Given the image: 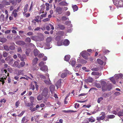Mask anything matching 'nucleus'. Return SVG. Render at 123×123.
Returning <instances> with one entry per match:
<instances>
[{
    "mask_svg": "<svg viewBox=\"0 0 123 123\" xmlns=\"http://www.w3.org/2000/svg\"><path fill=\"white\" fill-rule=\"evenodd\" d=\"M100 83L102 86V89L103 91H104L107 90H110L111 88V84H110V85L108 86L106 84V82L105 81H101Z\"/></svg>",
    "mask_w": 123,
    "mask_h": 123,
    "instance_id": "f257e3e1",
    "label": "nucleus"
},
{
    "mask_svg": "<svg viewBox=\"0 0 123 123\" xmlns=\"http://www.w3.org/2000/svg\"><path fill=\"white\" fill-rule=\"evenodd\" d=\"M115 5L120 7H123V0H113Z\"/></svg>",
    "mask_w": 123,
    "mask_h": 123,
    "instance_id": "f03ea898",
    "label": "nucleus"
},
{
    "mask_svg": "<svg viewBox=\"0 0 123 123\" xmlns=\"http://www.w3.org/2000/svg\"><path fill=\"white\" fill-rule=\"evenodd\" d=\"M48 93L49 90L47 88L45 87L42 89V95L45 98L47 97Z\"/></svg>",
    "mask_w": 123,
    "mask_h": 123,
    "instance_id": "7ed1b4c3",
    "label": "nucleus"
},
{
    "mask_svg": "<svg viewBox=\"0 0 123 123\" xmlns=\"http://www.w3.org/2000/svg\"><path fill=\"white\" fill-rule=\"evenodd\" d=\"M62 79H60L57 81L55 84V86L57 87V88L60 87L61 86L62 83Z\"/></svg>",
    "mask_w": 123,
    "mask_h": 123,
    "instance_id": "20e7f679",
    "label": "nucleus"
},
{
    "mask_svg": "<svg viewBox=\"0 0 123 123\" xmlns=\"http://www.w3.org/2000/svg\"><path fill=\"white\" fill-rule=\"evenodd\" d=\"M85 59L87 60L88 58V57L86 56V54L85 53V51H84L82 52L80 54Z\"/></svg>",
    "mask_w": 123,
    "mask_h": 123,
    "instance_id": "39448f33",
    "label": "nucleus"
},
{
    "mask_svg": "<svg viewBox=\"0 0 123 123\" xmlns=\"http://www.w3.org/2000/svg\"><path fill=\"white\" fill-rule=\"evenodd\" d=\"M93 81V79L91 77H89L87 79H85V81L87 83H92Z\"/></svg>",
    "mask_w": 123,
    "mask_h": 123,
    "instance_id": "423d86ee",
    "label": "nucleus"
},
{
    "mask_svg": "<svg viewBox=\"0 0 123 123\" xmlns=\"http://www.w3.org/2000/svg\"><path fill=\"white\" fill-rule=\"evenodd\" d=\"M46 75H47L48 76V80H45L44 81V82L46 84L48 85L50 84H51V81L49 78V75L48 74H46Z\"/></svg>",
    "mask_w": 123,
    "mask_h": 123,
    "instance_id": "0eeeda50",
    "label": "nucleus"
},
{
    "mask_svg": "<svg viewBox=\"0 0 123 123\" xmlns=\"http://www.w3.org/2000/svg\"><path fill=\"white\" fill-rule=\"evenodd\" d=\"M102 114V115L100 117H97V120H98L100 121L101 120H103L105 118V114L103 112H102L101 113Z\"/></svg>",
    "mask_w": 123,
    "mask_h": 123,
    "instance_id": "6e6552de",
    "label": "nucleus"
},
{
    "mask_svg": "<svg viewBox=\"0 0 123 123\" xmlns=\"http://www.w3.org/2000/svg\"><path fill=\"white\" fill-rule=\"evenodd\" d=\"M31 39L34 41H40V39L39 37L37 36H33L31 37Z\"/></svg>",
    "mask_w": 123,
    "mask_h": 123,
    "instance_id": "1a4fd4ad",
    "label": "nucleus"
},
{
    "mask_svg": "<svg viewBox=\"0 0 123 123\" xmlns=\"http://www.w3.org/2000/svg\"><path fill=\"white\" fill-rule=\"evenodd\" d=\"M69 43V41L68 39H66L63 42V44L65 46H68Z\"/></svg>",
    "mask_w": 123,
    "mask_h": 123,
    "instance_id": "9d476101",
    "label": "nucleus"
},
{
    "mask_svg": "<svg viewBox=\"0 0 123 123\" xmlns=\"http://www.w3.org/2000/svg\"><path fill=\"white\" fill-rule=\"evenodd\" d=\"M16 43L18 45H23L25 44V42L22 41H18L16 42Z\"/></svg>",
    "mask_w": 123,
    "mask_h": 123,
    "instance_id": "9b49d317",
    "label": "nucleus"
},
{
    "mask_svg": "<svg viewBox=\"0 0 123 123\" xmlns=\"http://www.w3.org/2000/svg\"><path fill=\"white\" fill-rule=\"evenodd\" d=\"M78 61L80 63L82 64H86L87 62V61L84 59H78Z\"/></svg>",
    "mask_w": 123,
    "mask_h": 123,
    "instance_id": "f8f14e48",
    "label": "nucleus"
},
{
    "mask_svg": "<svg viewBox=\"0 0 123 123\" xmlns=\"http://www.w3.org/2000/svg\"><path fill=\"white\" fill-rule=\"evenodd\" d=\"M40 53L39 51L37 49H35L34 51V54L35 56H37Z\"/></svg>",
    "mask_w": 123,
    "mask_h": 123,
    "instance_id": "ddd939ff",
    "label": "nucleus"
},
{
    "mask_svg": "<svg viewBox=\"0 0 123 123\" xmlns=\"http://www.w3.org/2000/svg\"><path fill=\"white\" fill-rule=\"evenodd\" d=\"M40 69L42 71H46L48 70L47 67L46 65H45L40 68Z\"/></svg>",
    "mask_w": 123,
    "mask_h": 123,
    "instance_id": "4468645a",
    "label": "nucleus"
},
{
    "mask_svg": "<svg viewBox=\"0 0 123 123\" xmlns=\"http://www.w3.org/2000/svg\"><path fill=\"white\" fill-rule=\"evenodd\" d=\"M49 89L51 93H52L55 90V86H54L53 85H51L49 87Z\"/></svg>",
    "mask_w": 123,
    "mask_h": 123,
    "instance_id": "2eb2a0df",
    "label": "nucleus"
},
{
    "mask_svg": "<svg viewBox=\"0 0 123 123\" xmlns=\"http://www.w3.org/2000/svg\"><path fill=\"white\" fill-rule=\"evenodd\" d=\"M62 8L60 7H57L56 9V11L59 14H60L61 13Z\"/></svg>",
    "mask_w": 123,
    "mask_h": 123,
    "instance_id": "dca6fc26",
    "label": "nucleus"
},
{
    "mask_svg": "<svg viewBox=\"0 0 123 123\" xmlns=\"http://www.w3.org/2000/svg\"><path fill=\"white\" fill-rule=\"evenodd\" d=\"M122 75L121 74H116L115 76V77H116L115 79H117L120 78H122Z\"/></svg>",
    "mask_w": 123,
    "mask_h": 123,
    "instance_id": "f3484780",
    "label": "nucleus"
},
{
    "mask_svg": "<svg viewBox=\"0 0 123 123\" xmlns=\"http://www.w3.org/2000/svg\"><path fill=\"white\" fill-rule=\"evenodd\" d=\"M70 55H66L65 56V57L64 58V60L66 61H68L70 59Z\"/></svg>",
    "mask_w": 123,
    "mask_h": 123,
    "instance_id": "a211bd4d",
    "label": "nucleus"
},
{
    "mask_svg": "<svg viewBox=\"0 0 123 123\" xmlns=\"http://www.w3.org/2000/svg\"><path fill=\"white\" fill-rule=\"evenodd\" d=\"M97 62L99 64L101 65L103 64L104 63L103 62L99 59H98Z\"/></svg>",
    "mask_w": 123,
    "mask_h": 123,
    "instance_id": "6ab92c4d",
    "label": "nucleus"
},
{
    "mask_svg": "<svg viewBox=\"0 0 123 123\" xmlns=\"http://www.w3.org/2000/svg\"><path fill=\"white\" fill-rule=\"evenodd\" d=\"M69 63L70 64H71L73 67L75 64L76 62L74 60H71Z\"/></svg>",
    "mask_w": 123,
    "mask_h": 123,
    "instance_id": "aec40b11",
    "label": "nucleus"
},
{
    "mask_svg": "<svg viewBox=\"0 0 123 123\" xmlns=\"http://www.w3.org/2000/svg\"><path fill=\"white\" fill-rule=\"evenodd\" d=\"M59 4L61 6H67L68 5V3L65 1H62L60 2Z\"/></svg>",
    "mask_w": 123,
    "mask_h": 123,
    "instance_id": "412c9836",
    "label": "nucleus"
},
{
    "mask_svg": "<svg viewBox=\"0 0 123 123\" xmlns=\"http://www.w3.org/2000/svg\"><path fill=\"white\" fill-rule=\"evenodd\" d=\"M17 11L16 10H14L12 13V14H13L14 15V16L15 18H16L18 16V14L17 13Z\"/></svg>",
    "mask_w": 123,
    "mask_h": 123,
    "instance_id": "4be33fe9",
    "label": "nucleus"
},
{
    "mask_svg": "<svg viewBox=\"0 0 123 123\" xmlns=\"http://www.w3.org/2000/svg\"><path fill=\"white\" fill-rule=\"evenodd\" d=\"M44 97L42 95H39L37 97V99L38 100H40L43 98Z\"/></svg>",
    "mask_w": 123,
    "mask_h": 123,
    "instance_id": "5701e85b",
    "label": "nucleus"
},
{
    "mask_svg": "<svg viewBox=\"0 0 123 123\" xmlns=\"http://www.w3.org/2000/svg\"><path fill=\"white\" fill-rule=\"evenodd\" d=\"M7 40V39L5 38H0V42L2 43H5L6 42Z\"/></svg>",
    "mask_w": 123,
    "mask_h": 123,
    "instance_id": "b1692460",
    "label": "nucleus"
},
{
    "mask_svg": "<svg viewBox=\"0 0 123 123\" xmlns=\"http://www.w3.org/2000/svg\"><path fill=\"white\" fill-rule=\"evenodd\" d=\"M88 119H89V122H95V119L92 117Z\"/></svg>",
    "mask_w": 123,
    "mask_h": 123,
    "instance_id": "393cba45",
    "label": "nucleus"
},
{
    "mask_svg": "<svg viewBox=\"0 0 123 123\" xmlns=\"http://www.w3.org/2000/svg\"><path fill=\"white\" fill-rule=\"evenodd\" d=\"M117 115L119 117L123 116V110H121L120 111L117 113Z\"/></svg>",
    "mask_w": 123,
    "mask_h": 123,
    "instance_id": "a878e982",
    "label": "nucleus"
},
{
    "mask_svg": "<svg viewBox=\"0 0 123 123\" xmlns=\"http://www.w3.org/2000/svg\"><path fill=\"white\" fill-rule=\"evenodd\" d=\"M38 60V58H35L33 61L32 63L34 64H35L37 63Z\"/></svg>",
    "mask_w": 123,
    "mask_h": 123,
    "instance_id": "bb28decb",
    "label": "nucleus"
},
{
    "mask_svg": "<svg viewBox=\"0 0 123 123\" xmlns=\"http://www.w3.org/2000/svg\"><path fill=\"white\" fill-rule=\"evenodd\" d=\"M91 74H92V75H100V74L98 72H93Z\"/></svg>",
    "mask_w": 123,
    "mask_h": 123,
    "instance_id": "cd10ccee",
    "label": "nucleus"
},
{
    "mask_svg": "<svg viewBox=\"0 0 123 123\" xmlns=\"http://www.w3.org/2000/svg\"><path fill=\"white\" fill-rule=\"evenodd\" d=\"M72 7L74 12L77 11L78 9V7L76 5H74L72 6Z\"/></svg>",
    "mask_w": 123,
    "mask_h": 123,
    "instance_id": "c85d7f7f",
    "label": "nucleus"
},
{
    "mask_svg": "<svg viewBox=\"0 0 123 123\" xmlns=\"http://www.w3.org/2000/svg\"><path fill=\"white\" fill-rule=\"evenodd\" d=\"M0 19L1 21H4V15L2 14L1 15L0 17Z\"/></svg>",
    "mask_w": 123,
    "mask_h": 123,
    "instance_id": "c756f323",
    "label": "nucleus"
},
{
    "mask_svg": "<svg viewBox=\"0 0 123 123\" xmlns=\"http://www.w3.org/2000/svg\"><path fill=\"white\" fill-rule=\"evenodd\" d=\"M58 26L62 30H63L65 28L64 26L63 25L59 24Z\"/></svg>",
    "mask_w": 123,
    "mask_h": 123,
    "instance_id": "7c9ffc66",
    "label": "nucleus"
},
{
    "mask_svg": "<svg viewBox=\"0 0 123 123\" xmlns=\"http://www.w3.org/2000/svg\"><path fill=\"white\" fill-rule=\"evenodd\" d=\"M10 3L14 5H16L17 4L16 0H11V1Z\"/></svg>",
    "mask_w": 123,
    "mask_h": 123,
    "instance_id": "2f4dec72",
    "label": "nucleus"
},
{
    "mask_svg": "<svg viewBox=\"0 0 123 123\" xmlns=\"http://www.w3.org/2000/svg\"><path fill=\"white\" fill-rule=\"evenodd\" d=\"M5 79H6V78H0V81L2 82V85H3L5 83Z\"/></svg>",
    "mask_w": 123,
    "mask_h": 123,
    "instance_id": "473e14b6",
    "label": "nucleus"
},
{
    "mask_svg": "<svg viewBox=\"0 0 123 123\" xmlns=\"http://www.w3.org/2000/svg\"><path fill=\"white\" fill-rule=\"evenodd\" d=\"M95 86L98 88H100L101 87V86L99 83H95Z\"/></svg>",
    "mask_w": 123,
    "mask_h": 123,
    "instance_id": "72a5a7b5",
    "label": "nucleus"
},
{
    "mask_svg": "<svg viewBox=\"0 0 123 123\" xmlns=\"http://www.w3.org/2000/svg\"><path fill=\"white\" fill-rule=\"evenodd\" d=\"M31 41V39L30 37H27L25 39V41L28 43H30Z\"/></svg>",
    "mask_w": 123,
    "mask_h": 123,
    "instance_id": "f704fd0d",
    "label": "nucleus"
},
{
    "mask_svg": "<svg viewBox=\"0 0 123 123\" xmlns=\"http://www.w3.org/2000/svg\"><path fill=\"white\" fill-rule=\"evenodd\" d=\"M28 5L27 4L25 5V7L24 8V12H25L27 11L28 9Z\"/></svg>",
    "mask_w": 123,
    "mask_h": 123,
    "instance_id": "c9c22d12",
    "label": "nucleus"
},
{
    "mask_svg": "<svg viewBox=\"0 0 123 123\" xmlns=\"http://www.w3.org/2000/svg\"><path fill=\"white\" fill-rule=\"evenodd\" d=\"M67 76V74L66 73H62L61 75V77L62 78H63L66 77Z\"/></svg>",
    "mask_w": 123,
    "mask_h": 123,
    "instance_id": "e433bc0d",
    "label": "nucleus"
},
{
    "mask_svg": "<svg viewBox=\"0 0 123 123\" xmlns=\"http://www.w3.org/2000/svg\"><path fill=\"white\" fill-rule=\"evenodd\" d=\"M110 80L112 82V83L114 84L116 83V81L115 80L114 78L113 77L110 78Z\"/></svg>",
    "mask_w": 123,
    "mask_h": 123,
    "instance_id": "4c0bfd02",
    "label": "nucleus"
},
{
    "mask_svg": "<svg viewBox=\"0 0 123 123\" xmlns=\"http://www.w3.org/2000/svg\"><path fill=\"white\" fill-rule=\"evenodd\" d=\"M115 117V116L113 115H108L107 116L108 118H113Z\"/></svg>",
    "mask_w": 123,
    "mask_h": 123,
    "instance_id": "58836bf2",
    "label": "nucleus"
},
{
    "mask_svg": "<svg viewBox=\"0 0 123 123\" xmlns=\"http://www.w3.org/2000/svg\"><path fill=\"white\" fill-rule=\"evenodd\" d=\"M89 123V119L87 118L85 119L83 122V123Z\"/></svg>",
    "mask_w": 123,
    "mask_h": 123,
    "instance_id": "ea45409f",
    "label": "nucleus"
},
{
    "mask_svg": "<svg viewBox=\"0 0 123 123\" xmlns=\"http://www.w3.org/2000/svg\"><path fill=\"white\" fill-rule=\"evenodd\" d=\"M52 40V38L51 37H48L46 39L47 42L49 43Z\"/></svg>",
    "mask_w": 123,
    "mask_h": 123,
    "instance_id": "a19ab883",
    "label": "nucleus"
},
{
    "mask_svg": "<svg viewBox=\"0 0 123 123\" xmlns=\"http://www.w3.org/2000/svg\"><path fill=\"white\" fill-rule=\"evenodd\" d=\"M8 55V53L4 51L3 52V55L4 57H6Z\"/></svg>",
    "mask_w": 123,
    "mask_h": 123,
    "instance_id": "79ce46f5",
    "label": "nucleus"
},
{
    "mask_svg": "<svg viewBox=\"0 0 123 123\" xmlns=\"http://www.w3.org/2000/svg\"><path fill=\"white\" fill-rule=\"evenodd\" d=\"M3 3L5 5H10V3L9 2H7L5 0L4 1Z\"/></svg>",
    "mask_w": 123,
    "mask_h": 123,
    "instance_id": "37998d69",
    "label": "nucleus"
},
{
    "mask_svg": "<svg viewBox=\"0 0 123 123\" xmlns=\"http://www.w3.org/2000/svg\"><path fill=\"white\" fill-rule=\"evenodd\" d=\"M25 111H22L20 114L18 115V117H21L24 114V113L25 112Z\"/></svg>",
    "mask_w": 123,
    "mask_h": 123,
    "instance_id": "c03bdc74",
    "label": "nucleus"
},
{
    "mask_svg": "<svg viewBox=\"0 0 123 123\" xmlns=\"http://www.w3.org/2000/svg\"><path fill=\"white\" fill-rule=\"evenodd\" d=\"M32 83H34L35 84V85L36 87V90H37L38 89V86L37 84V82L36 81H34Z\"/></svg>",
    "mask_w": 123,
    "mask_h": 123,
    "instance_id": "a18cd8bd",
    "label": "nucleus"
},
{
    "mask_svg": "<svg viewBox=\"0 0 123 123\" xmlns=\"http://www.w3.org/2000/svg\"><path fill=\"white\" fill-rule=\"evenodd\" d=\"M46 63V62H41L39 64V65L40 67H42L44 65L45 63Z\"/></svg>",
    "mask_w": 123,
    "mask_h": 123,
    "instance_id": "49530a36",
    "label": "nucleus"
},
{
    "mask_svg": "<svg viewBox=\"0 0 123 123\" xmlns=\"http://www.w3.org/2000/svg\"><path fill=\"white\" fill-rule=\"evenodd\" d=\"M18 64L19 63L17 61H15L14 62V64L16 67H17L18 68H20V67L18 66Z\"/></svg>",
    "mask_w": 123,
    "mask_h": 123,
    "instance_id": "de8ad7c7",
    "label": "nucleus"
},
{
    "mask_svg": "<svg viewBox=\"0 0 123 123\" xmlns=\"http://www.w3.org/2000/svg\"><path fill=\"white\" fill-rule=\"evenodd\" d=\"M80 106L79 104L77 103H76L74 104V107L76 108H78Z\"/></svg>",
    "mask_w": 123,
    "mask_h": 123,
    "instance_id": "09e8293b",
    "label": "nucleus"
},
{
    "mask_svg": "<svg viewBox=\"0 0 123 123\" xmlns=\"http://www.w3.org/2000/svg\"><path fill=\"white\" fill-rule=\"evenodd\" d=\"M92 71H97L99 70V69L97 68H92L91 69Z\"/></svg>",
    "mask_w": 123,
    "mask_h": 123,
    "instance_id": "8fccbe9b",
    "label": "nucleus"
},
{
    "mask_svg": "<svg viewBox=\"0 0 123 123\" xmlns=\"http://www.w3.org/2000/svg\"><path fill=\"white\" fill-rule=\"evenodd\" d=\"M38 55V57L41 58L44 55L43 53H40Z\"/></svg>",
    "mask_w": 123,
    "mask_h": 123,
    "instance_id": "3c124183",
    "label": "nucleus"
},
{
    "mask_svg": "<svg viewBox=\"0 0 123 123\" xmlns=\"http://www.w3.org/2000/svg\"><path fill=\"white\" fill-rule=\"evenodd\" d=\"M103 99V98L102 97H100L97 100V102L98 103H99Z\"/></svg>",
    "mask_w": 123,
    "mask_h": 123,
    "instance_id": "603ef678",
    "label": "nucleus"
},
{
    "mask_svg": "<svg viewBox=\"0 0 123 123\" xmlns=\"http://www.w3.org/2000/svg\"><path fill=\"white\" fill-rule=\"evenodd\" d=\"M71 22L70 21H68L65 22V24L67 25H69L71 24Z\"/></svg>",
    "mask_w": 123,
    "mask_h": 123,
    "instance_id": "864d4df0",
    "label": "nucleus"
},
{
    "mask_svg": "<svg viewBox=\"0 0 123 123\" xmlns=\"http://www.w3.org/2000/svg\"><path fill=\"white\" fill-rule=\"evenodd\" d=\"M67 18H67L66 17L64 16L61 19L62 20H67Z\"/></svg>",
    "mask_w": 123,
    "mask_h": 123,
    "instance_id": "5fc2aeb1",
    "label": "nucleus"
},
{
    "mask_svg": "<svg viewBox=\"0 0 123 123\" xmlns=\"http://www.w3.org/2000/svg\"><path fill=\"white\" fill-rule=\"evenodd\" d=\"M4 49L7 50H9V49L8 46L7 45L5 46L4 47Z\"/></svg>",
    "mask_w": 123,
    "mask_h": 123,
    "instance_id": "6e6d98bb",
    "label": "nucleus"
},
{
    "mask_svg": "<svg viewBox=\"0 0 123 123\" xmlns=\"http://www.w3.org/2000/svg\"><path fill=\"white\" fill-rule=\"evenodd\" d=\"M19 102L18 101H17L16 103L15 106L17 107H18V106L19 105Z\"/></svg>",
    "mask_w": 123,
    "mask_h": 123,
    "instance_id": "4d7b16f0",
    "label": "nucleus"
},
{
    "mask_svg": "<svg viewBox=\"0 0 123 123\" xmlns=\"http://www.w3.org/2000/svg\"><path fill=\"white\" fill-rule=\"evenodd\" d=\"M63 111L65 113H68V112H74L73 111L69 110L68 111H66V110H63Z\"/></svg>",
    "mask_w": 123,
    "mask_h": 123,
    "instance_id": "13d9d810",
    "label": "nucleus"
},
{
    "mask_svg": "<svg viewBox=\"0 0 123 123\" xmlns=\"http://www.w3.org/2000/svg\"><path fill=\"white\" fill-rule=\"evenodd\" d=\"M50 20V19L49 18H46L43 20V21L44 22H45L48 21H49Z\"/></svg>",
    "mask_w": 123,
    "mask_h": 123,
    "instance_id": "bf43d9fd",
    "label": "nucleus"
},
{
    "mask_svg": "<svg viewBox=\"0 0 123 123\" xmlns=\"http://www.w3.org/2000/svg\"><path fill=\"white\" fill-rule=\"evenodd\" d=\"M46 17V16L44 14H43L41 15L40 17V19H42L43 17Z\"/></svg>",
    "mask_w": 123,
    "mask_h": 123,
    "instance_id": "052dcab7",
    "label": "nucleus"
},
{
    "mask_svg": "<svg viewBox=\"0 0 123 123\" xmlns=\"http://www.w3.org/2000/svg\"><path fill=\"white\" fill-rule=\"evenodd\" d=\"M25 64V63L24 62H23L20 63V64L22 67H24Z\"/></svg>",
    "mask_w": 123,
    "mask_h": 123,
    "instance_id": "680f3d73",
    "label": "nucleus"
},
{
    "mask_svg": "<svg viewBox=\"0 0 123 123\" xmlns=\"http://www.w3.org/2000/svg\"><path fill=\"white\" fill-rule=\"evenodd\" d=\"M25 117H24L22 118V120L21 123H25Z\"/></svg>",
    "mask_w": 123,
    "mask_h": 123,
    "instance_id": "e2e57ef3",
    "label": "nucleus"
},
{
    "mask_svg": "<svg viewBox=\"0 0 123 123\" xmlns=\"http://www.w3.org/2000/svg\"><path fill=\"white\" fill-rule=\"evenodd\" d=\"M17 51L18 52L20 53L21 52H22V50L21 48L20 47L18 48Z\"/></svg>",
    "mask_w": 123,
    "mask_h": 123,
    "instance_id": "0e129e2a",
    "label": "nucleus"
},
{
    "mask_svg": "<svg viewBox=\"0 0 123 123\" xmlns=\"http://www.w3.org/2000/svg\"><path fill=\"white\" fill-rule=\"evenodd\" d=\"M57 44L58 46H60L62 45V43L61 42L59 41L57 42Z\"/></svg>",
    "mask_w": 123,
    "mask_h": 123,
    "instance_id": "69168bd1",
    "label": "nucleus"
},
{
    "mask_svg": "<svg viewBox=\"0 0 123 123\" xmlns=\"http://www.w3.org/2000/svg\"><path fill=\"white\" fill-rule=\"evenodd\" d=\"M9 48L13 50L15 49V47L14 46H11L9 47Z\"/></svg>",
    "mask_w": 123,
    "mask_h": 123,
    "instance_id": "338daca9",
    "label": "nucleus"
},
{
    "mask_svg": "<svg viewBox=\"0 0 123 123\" xmlns=\"http://www.w3.org/2000/svg\"><path fill=\"white\" fill-rule=\"evenodd\" d=\"M120 94V93L119 92H116L114 93L115 95L117 96L119 95Z\"/></svg>",
    "mask_w": 123,
    "mask_h": 123,
    "instance_id": "774afa93",
    "label": "nucleus"
}]
</instances>
